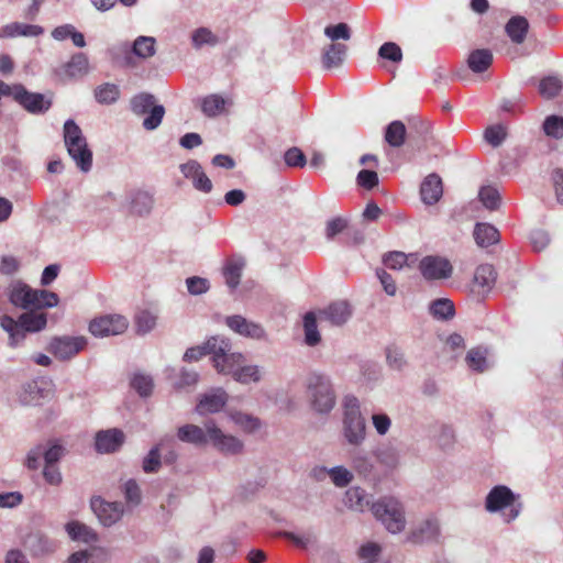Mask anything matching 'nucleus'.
Instances as JSON below:
<instances>
[{
	"label": "nucleus",
	"instance_id": "obj_1",
	"mask_svg": "<svg viewBox=\"0 0 563 563\" xmlns=\"http://www.w3.org/2000/svg\"><path fill=\"white\" fill-rule=\"evenodd\" d=\"M46 313L33 310L22 313L18 320L10 316L0 318V325L8 332L11 347H16L25 339L26 332L41 331L46 327Z\"/></svg>",
	"mask_w": 563,
	"mask_h": 563
},
{
	"label": "nucleus",
	"instance_id": "obj_2",
	"mask_svg": "<svg viewBox=\"0 0 563 563\" xmlns=\"http://www.w3.org/2000/svg\"><path fill=\"white\" fill-rule=\"evenodd\" d=\"M58 300L57 294L45 289H32L25 284L13 286L10 292V301L15 307L30 311L55 307Z\"/></svg>",
	"mask_w": 563,
	"mask_h": 563
},
{
	"label": "nucleus",
	"instance_id": "obj_3",
	"mask_svg": "<svg viewBox=\"0 0 563 563\" xmlns=\"http://www.w3.org/2000/svg\"><path fill=\"white\" fill-rule=\"evenodd\" d=\"M64 141L69 156L82 172H89L92 166V152L89 150L81 129L73 120L64 124Z\"/></svg>",
	"mask_w": 563,
	"mask_h": 563
},
{
	"label": "nucleus",
	"instance_id": "obj_4",
	"mask_svg": "<svg viewBox=\"0 0 563 563\" xmlns=\"http://www.w3.org/2000/svg\"><path fill=\"white\" fill-rule=\"evenodd\" d=\"M375 518L383 522L391 533H397L405 528V516L401 504L393 497H384L372 505Z\"/></svg>",
	"mask_w": 563,
	"mask_h": 563
},
{
	"label": "nucleus",
	"instance_id": "obj_5",
	"mask_svg": "<svg viewBox=\"0 0 563 563\" xmlns=\"http://www.w3.org/2000/svg\"><path fill=\"white\" fill-rule=\"evenodd\" d=\"M308 394L314 410L325 413L332 410L335 395L328 377L312 374L308 378Z\"/></svg>",
	"mask_w": 563,
	"mask_h": 563
},
{
	"label": "nucleus",
	"instance_id": "obj_6",
	"mask_svg": "<svg viewBox=\"0 0 563 563\" xmlns=\"http://www.w3.org/2000/svg\"><path fill=\"white\" fill-rule=\"evenodd\" d=\"M344 433L352 444H358L365 435V421L355 397H346L344 401Z\"/></svg>",
	"mask_w": 563,
	"mask_h": 563
},
{
	"label": "nucleus",
	"instance_id": "obj_7",
	"mask_svg": "<svg viewBox=\"0 0 563 563\" xmlns=\"http://www.w3.org/2000/svg\"><path fill=\"white\" fill-rule=\"evenodd\" d=\"M515 494L510 488L504 485L495 486L486 497V509L495 512L505 508H510L507 521L516 519L520 512V505H515Z\"/></svg>",
	"mask_w": 563,
	"mask_h": 563
},
{
	"label": "nucleus",
	"instance_id": "obj_8",
	"mask_svg": "<svg viewBox=\"0 0 563 563\" xmlns=\"http://www.w3.org/2000/svg\"><path fill=\"white\" fill-rule=\"evenodd\" d=\"M11 97L23 109L33 114L44 113L52 106V101L45 99L44 95L30 92L23 85H12Z\"/></svg>",
	"mask_w": 563,
	"mask_h": 563
},
{
	"label": "nucleus",
	"instance_id": "obj_9",
	"mask_svg": "<svg viewBox=\"0 0 563 563\" xmlns=\"http://www.w3.org/2000/svg\"><path fill=\"white\" fill-rule=\"evenodd\" d=\"M129 327V320L122 314H106L95 318L89 324V331L95 336L122 334Z\"/></svg>",
	"mask_w": 563,
	"mask_h": 563
},
{
	"label": "nucleus",
	"instance_id": "obj_10",
	"mask_svg": "<svg viewBox=\"0 0 563 563\" xmlns=\"http://www.w3.org/2000/svg\"><path fill=\"white\" fill-rule=\"evenodd\" d=\"M205 427L207 429L209 442L219 452L231 455L242 452V441L231 434L223 433L222 430L218 428L213 421L205 423Z\"/></svg>",
	"mask_w": 563,
	"mask_h": 563
},
{
	"label": "nucleus",
	"instance_id": "obj_11",
	"mask_svg": "<svg viewBox=\"0 0 563 563\" xmlns=\"http://www.w3.org/2000/svg\"><path fill=\"white\" fill-rule=\"evenodd\" d=\"M87 340L84 336H60L54 338L48 351L59 360H68L85 349Z\"/></svg>",
	"mask_w": 563,
	"mask_h": 563
},
{
	"label": "nucleus",
	"instance_id": "obj_12",
	"mask_svg": "<svg viewBox=\"0 0 563 563\" xmlns=\"http://www.w3.org/2000/svg\"><path fill=\"white\" fill-rule=\"evenodd\" d=\"M422 276L428 280L445 279L452 275L451 263L440 256H426L419 264Z\"/></svg>",
	"mask_w": 563,
	"mask_h": 563
},
{
	"label": "nucleus",
	"instance_id": "obj_13",
	"mask_svg": "<svg viewBox=\"0 0 563 563\" xmlns=\"http://www.w3.org/2000/svg\"><path fill=\"white\" fill-rule=\"evenodd\" d=\"M220 341L225 344V347L222 352L214 353L212 357L213 366L219 373L233 377L234 372L244 363V356L241 353H229L231 344L228 339L220 338Z\"/></svg>",
	"mask_w": 563,
	"mask_h": 563
},
{
	"label": "nucleus",
	"instance_id": "obj_14",
	"mask_svg": "<svg viewBox=\"0 0 563 563\" xmlns=\"http://www.w3.org/2000/svg\"><path fill=\"white\" fill-rule=\"evenodd\" d=\"M91 508L99 521L106 527L118 522L123 515V506L120 503H107L101 498H93Z\"/></svg>",
	"mask_w": 563,
	"mask_h": 563
},
{
	"label": "nucleus",
	"instance_id": "obj_15",
	"mask_svg": "<svg viewBox=\"0 0 563 563\" xmlns=\"http://www.w3.org/2000/svg\"><path fill=\"white\" fill-rule=\"evenodd\" d=\"M225 324L240 335L261 340L265 336L263 327L258 323L249 321L240 314L230 316L225 319Z\"/></svg>",
	"mask_w": 563,
	"mask_h": 563
},
{
	"label": "nucleus",
	"instance_id": "obj_16",
	"mask_svg": "<svg viewBox=\"0 0 563 563\" xmlns=\"http://www.w3.org/2000/svg\"><path fill=\"white\" fill-rule=\"evenodd\" d=\"M124 433L117 428L99 431L96 434V450L99 453H113L124 443Z\"/></svg>",
	"mask_w": 563,
	"mask_h": 563
},
{
	"label": "nucleus",
	"instance_id": "obj_17",
	"mask_svg": "<svg viewBox=\"0 0 563 563\" xmlns=\"http://www.w3.org/2000/svg\"><path fill=\"white\" fill-rule=\"evenodd\" d=\"M352 311L350 305L344 300L334 301L330 303L327 308L319 311L320 319L328 321L332 325L344 324L349 320Z\"/></svg>",
	"mask_w": 563,
	"mask_h": 563
},
{
	"label": "nucleus",
	"instance_id": "obj_18",
	"mask_svg": "<svg viewBox=\"0 0 563 563\" xmlns=\"http://www.w3.org/2000/svg\"><path fill=\"white\" fill-rule=\"evenodd\" d=\"M228 401V394L222 389L205 394L196 406V411L199 415H208L219 412Z\"/></svg>",
	"mask_w": 563,
	"mask_h": 563
},
{
	"label": "nucleus",
	"instance_id": "obj_19",
	"mask_svg": "<svg viewBox=\"0 0 563 563\" xmlns=\"http://www.w3.org/2000/svg\"><path fill=\"white\" fill-rule=\"evenodd\" d=\"M496 282V272L493 265L482 264L474 273L472 290L477 295L487 294Z\"/></svg>",
	"mask_w": 563,
	"mask_h": 563
},
{
	"label": "nucleus",
	"instance_id": "obj_20",
	"mask_svg": "<svg viewBox=\"0 0 563 563\" xmlns=\"http://www.w3.org/2000/svg\"><path fill=\"white\" fill-rule=\"evenodd\" d=\"M181 172L186 178L192 180V185L197 190L203 192H210L212 189V183L206 173L202 170V167L196 161H190L186 164L181 165Z\"/></svg>",
	"mask_w": 563,
	"mask_h": 563
},
{
	"label": "nucleus",
	"instance_id": "obj_21",
	"mask_svg": "<svg viewBox=\"0 0 563 563\" xmlns=\"http://www.w3.org/2000/svg\"><path fill=\"white\" fill-rule=\"evenodd\" d=\"M224 347L225 344L220 341V338L212 336L202 345L189 347L184 354V360L187 362L199 361L202 356L209 354L213 356L214 353L222 352Z\"/></svg>",
	"mask_w": 563,
	"mask_h": 563
},
{
	"label": "nucleus",
	"instance_id": "obj_22",
	"mask_svg": "<svg viewBox=\"0 0 563 563\" xmlns=\"http://www.w3.org/2000/svg\"><path fill=\"white\" fill-rule=\"evenodd\" d=\"M443 194L441 177L437 174L428 175L421 184V199L427 205H433L440 200Z\"/></svg>",
	"mask_w": 563,
	"mask_h": 563
},
{
	"label": "nucleus",
	"instance_id": "obj_23",
	"mask_svg": "<svg viewBox=\"0 0 563 563\" xmlns=\"http://www.w3.org/2000/svg\"><path fill=\"white\" fill-rule=\"evenodd\" d=\"M177 438L181 442L190 443L197 446L206 445L209 442L207 429L199 426L187 423L177 429Z\"/></svg>",
	"mask_w": 563,
	"mask_h": 563
},
{
	"label": "nucleus",
	"instance_id": "obj_24",
	"mask_svg": "<svg viewBox=\"0 0 563 563\" xmlns=\"http://www.w3.org/2000/svg\"><path fill=\"white\" fill-rule=\"evenodd\" d=\"M88 71V58L84 53H77L71 56L59 70L58 75L64 79L81 77Z\"/></svg>",
	"mask_w": 563,
	"mask_h": 563
},
{
	"label": "nucleus",
	"instance_id": "obj_25",
	"mask_svg": "<svg viewBox=\"0 0 563 563\" xmlns=\"http://www.w3.org/2000/svg\"><path fill=\"white\" fill-rule=\"evenodd\" d=\"M347 46L341 43H331L322 53V65L325 69L340 67L346 56Z\"/></svg>",
	"mask_w": 563,
	"mask_h": 563
},
{
	"label": "nucleus",
	"instance_id": "obj_26",
	"mask_svg": "<svg viewBox=\"0 0 563 563\" xmlns=\"http://www.w3.org/2000/svg\"><path fill=\"white\" fill-rule=\"evenodd\" d=\"M479 247H488L499 242V231L489 223H476L473 232Z\"/></svg>",
	"mask_w": 563,
	"mask_h": 563
},
{
	"label": "nucleus",
	"instance_id": "obj_27",
	"mask_svg": "<svg viewBox=\"0 0 563 563\" xmlns=\"http://www.w3.org/2000/svg\"><path fill=\"white\" fill-rule=\"evenodd\" d=\"M493 53L488 48H478L470 53L467 65L473 73H484L493 64Z\"/></svg>",
	"mask_w": 563,
	"mask_h": 563
},
{
	"label": "nucleus",
	"instance_id": "obj_28",
	"mask_svg": "<svg viewBox=\"0 0 563 563\" xmlns=\"http://www.w3.org/2000/svg\"><path fill=\"white\" fill-rule=\"evenodd\" d=\"M528 30V20L520 15L512 16L505 26L507 35L516 44H521L525 42Z\"/></svg>",
	"mask_w": 563,
	"mask_h": 563
},
{
	"label": "nucleus",
	"instance_id": "obj_29",
	"mask_svg": "<svg viewBox=\"0 0 563 563\" xmlns=\"http://www.w3.org/2000/svg\"><path fill=\"white\" fill-rule=\"evenodd\" d=\"M407 129L402 121H391L385 130V142L391 147H400L405 144Z\"/></svg>",
	"mask_w": 563,
	"mask_h": 563
},
{
	"label": "nucleus",
	"instance_id": "obj_30",
	"mask_svg": "<svg viewBox=\"0 0 563 563\" xmlns=\"http://www.w3.org/2000/svg\"><path fill=\"white\" fill-rule=\"evenodd\" d=\"M66 531L70 539L90 543L97 541V534L86 525L79 521H70L66 525Z\"/></svg>",
	"mask_w": 563,
	"mask_h": 563
},
{
	"label": "nucleus",
	"instance_id": "obj_31",
	"mask_svg": "<svg viewBox=\"0 0 563 563\" xmlns=\"http://www.w3.org/2000/svg\"><path fill=\"white\" fill-rule=\"evenodd\" d=\"M439 533V525L435 519H427L424 520L421 526L412 531L411 533V540L413 542H423L426 540L433 539Z\"/></svg>",
	"mask_w": 563,
	"mask_h": 563
},
{
	"label": "nucleus",
	"instance_id": "obj_32",
	"mask_svg": "<svg viewBox=\"0 0 563 563\" xmlns=\"http://www.w3.org/2000/svg\"><path fill=\"white\" fill-rule=\"evenodd\" d=\"M120 97V89L117 85L106 82L95 89V98L99 103L111 104Z\"/></svg>",
	"mask_w": 563,
	"mask_h": 563
},
{
	"label": "nucleus",
	"instance_id": "obj_33",
	"mask_svg": "<svg viewBox=\"0 0 563 563\" xmlns=\"http://www.w3.org/2000/svg\"><path fill=\"white\" fill-rule=\"evenodd\" d=\"M305 342L309 346L317 345L320 340V333L317 327V317L313 312H307L303 317Z\"/></svg>",
	"mask_w": 563,
	"mask_h": 563
},
{
	"label": "nucleus",
	"instance_id": "obj_34",
	"mask_svg": "<svg viewBox=\"0 0 563 563\" xmlns=\"http://www.w3.org/2000/svg\"><path fill=\"white\" fill-rule=\"evenodd\" d=\"M157 314L151 310L143 309L136 312L134 322L137 333L145 334L156 325Z\"/></svg>",
	"mask_w": 563,
	"mask_h": 563
},
{
	"label": "nucleus",
	"instance_id": "obj_35",
	"mask_svg": "<svg viewBox=\"0 0 563 563\" xmlns=\"http://www.w3.org/2000/svg\"><path fill=\"white\" fill-rule=\"evenodd\" d=\"M430 313L437 319L449 320L455 313L454 305L450 299H437L430 305Z\"/></svg>",
	"mask_w": 563,
	"mask_h": 563
},
{
	"label": "nucleus",
	"instance_id": "obj_36",
	"mask_svg": "<svg viewBox=\"0 0 563 563\" xmlns=\"http://www.w3.org/2000/svg\"><path fill=\"white\" fill-rule=\"evenodd\" d=\"M345 505L356 511H363L368 505L366 500V493L360 487H351L345 493Z\"/></svg>",
	"mask_w": 563,
	"mask_h": 563
},
{
	"label": "nucleus",
	"instance_id": "obj_37",
	"mask_svg": "<svg viewBox=\"0 0 563 563\" xmlns=\"http://www.w3.org/2000/svg\"><path fill=\"white\" fill-rule=\"evenodd\" d=\"M4 31L9 36H38L44 32L43 27L40 25L19 22L8 24Z\"/></svg>",
	"mask_w": 563,
	"mask_h": 563
},
{
	"label": "nucleus",
	"instance_id": "obj_38",
	"mask_svg": "<svg viewBox=\"0 0 563 563\" xmlns=\"http://www.w3.org/2000/svg\"><path fill=\"white\" fill-rule=\"evenodd\" d=\"M155 98L151 93L142 92L131 99V110L136 115L146 114L153 107H156Z\"/></svg>",
	"mask_w": 563,
	"mask_h": 563
},
{
	"label": "nucleus",
	"instance_id": "obj_39",
	"mask_svg": "<svg viewBox=\"0 0 563 563\" xmlns=\"http://www.w3.org/2000/svg\"><path fill=\"white\" fill-rule=\"evenodd\" d=\"M244 263L243 261H229L223 268V276L225 278V284L234 289L240 284L241 274L243 269Z\"/></svg>",
	"mask_w": 563,
	"mask_h": 563
},
{
	"label": "nucleus",
	"instance_id": "obj_40",
	"mask_svg": "<svg viewBox=\"0 0 563 563\" xmlns=\"http://www.w3.org/2000/svg\"><path fill=\"white\" fill-rule=\"evenodd\" d=\"M153 207V198L146 191H137L131 201V211L135 214L142 216L151 211Z\"/></svg>",
	"mask_w": 563,
	"mask_h": 563
},
{
	"label": "nucleus",
	"instance_id": "obj_41",
	"mask_svg": "<svg viewBox=\"0 0 563 563\" xmlns=\"http://www.w3.org/2000/svg\"><path fill=\"white\" fill-rule=\"evenodd\" d=\"M233 378L241 384L257 383L261 379V369L256 365H240Z\"/></svg>",
	"mask_w": 563,
	"mask_h": 563
},
{
	"label": "nucleus",
	"instance_id": "obj_42",
	"mask_svg": "<svg viewBox=\"0 0 563 563\" xmlns=\"http://www.w3.org/2000/svg\"><path fill=\"white\" fill-rule=\"evenodd\" d=\"M162 444H157L150 450L147 455L143 459L142 470L144 473H157L162 465Z\"/></svg>",
	"mask_w": 563,
	"mask_h": 563
},
{
	"label": "nucleus",
	"instance_id": "obj_43",
	"mask_svg": "<svg viewBox=\"0 0 563 563\" xmlns=\"http://www.w3.org/2000/svg\"><path fill=\"white\" fill-rule=\"evenodd\" d=\"M225 100L219 95H210L202 100L201 110L208 117H216L224 109Z\"/></svg>",
	"mask_w": 563,
	"mask_h": 563
},
{
	"label": "nucleus",
	"instance_id": "obj_44",
	"mask_svg": "<svg viewBox=\"0 0 563 563\" xmlns=\"http://www.w3.org/2000/svg\"><path fill=\"white\" fill-rule=\"evenodd\" d=\"M131 387L136 390L141 397H147L152 394L154 383L151 376L136 373L131 379Z\"/></svg>",
	"mask_w": 563,
	"mask_h": 563
},
{
	"label": "nucleus",
	"instance_id": "obj_45",
	"mask_svg": "<svg viewBox=\"0 0 563 563\" xmlns=\"http://www.w3.org/2000/svg\"><path fill=\"white\" fill-rule=\"evenodd\" d=\"M561 89V80L553 76L543 78L539 84V92L545 99H552L556 97Z\"/></svg>",
	"mask_w": 563,
	"mask_h": 563
},
{
	"label": "nucleus",
	"instance_id": "obj_46",
	"mask_svg": "<svg viewBox=\"0 0 563 563\" xmlns=\"http://www.w3.org/2000/svg\"><path fill=\"white\" fill-rule=\"evenodd\" d=\"M507 137V128L503 124H494L486 128L485 141L494 147H498Z\"/></svg>",
	"mask_w": 563,
	"mask_h": 563
},
{
	"label": "nucleus",
	"instance_id": "obj_47",
	"mask_svg": "<svg viewBox=\"0 0 563 563\" xmlns=\"http://www.w3.org/2000/svg\"><path fill=\"white\" fill-rule=\"evenodd\" d=\"M479 200L489 210H496L500 205V196L496 188L484 186L478 192Z\"/></svg>",
	"mask_w": 563,
	"mask_h": 563
},
{
	"label": "nucleus",
	"instance_id": "obj_48",
	"mask_svg": "<svg viewBox=\"0 0 563 563\" xmlns=\"http://www.w3.org/2000/svg\"><path fill=\"white\" fill-rule=\"evenodd\" d=\"M133 52L135 55L147 58L155 53V38L150 36H140L133 44Z\"/></svg>",
	"mask_w": 563,
	"mask_h": 563
},
{
	"label": "nucleus",
	"instance_id": "obj_49",
	"mask_svg": "<svg viewBox=\"0 0 563 563\" xmlns=\"http://www.w3.org/2000/svg\"><path fill=\"white\" fill-rule=\"evenodd\" d=\"M543 131L554 139L563 137V117L550 115L543 122Z\"/></svg>",
	"mask_w": 563,
	"mask_h": 563
},
{
	"label": "nucleus",
	"instance_id": "obj_50",
	"mask_svg": "<svg viewBox=\"0 0 563 563\" xmlns=\"http://www.w3.org/2000/svg\"><path fill=\"white\" fill-rule=\"evenodd\" d=\"M324 34L333 42L351 38V27L346 23H338L335 25H328L324 29Z\"/></svg>",
	"mask_w": 563,
	"mask_h": 563
},
{
	"label": "nucleus",
	"instance_id": "obj_51",
	"mask_svg": "<svg viewBox=\"0 0 563 563\" xmlns=\"http://www.w3.org/2000/svg\"><path fill=\"white\" fill-rule=\"evenodd\" d=\"M230 416L233 422L246 432H253L260 428V421L255 417L243 412H232Z\"/></svg>",
	"mask_w": 563,
	"mask_h": 563
},
{
	"label": "nucleus",
	"instance_id": "obj_52",
	"mask_svg": "<svg viewBox=\"0 0 563 563\" xmlns=\"http://www.w3.org/2000/svg\"><path fill=\"white\" fill-rule=\"evenodd\" d=\"M466 363L471 368L483 372L486 368V352L481 347L470 350L466 355Z\"/></svg>",
	"mask_w": 563,
	"mask_h": 563
},
{
	"label": "nucleus",
	"instance_id": "obj_53",
	"mask_svg": "<svg viewBox=\"0 0 563 563\" xmlns=\"http://www.w3.org/2000/svg\"><path fill=\"white\" fill-rule=\"evenodd\" d=\"M146 114L147 117L143 121V128L147 131L155 130L162 123L165 115V108L162 104L153 107Z\"/></svg>",
	"mask_w": 563,
	"mask_h": 563
},
{
	"label": "nucleus",
	"instance_id": "obj_54",
	"mask_svg": "<svg viewBox=\"0 0 563 563\" xmlns=\"http://www.w3.org/2000/svg\"><path fill=\"white\" fill-rule=\"evenodd\" d=\"M329 475L333 484L338 487H345L353 479V474L343 466H335L331 468L329 471Z\"/></svg>",
	"mask_w": 563,
	"mask_h": 563
},
{
	"label": "nucleus",
	"instance_id": "obj_55",
	"mask_svg": "<svg viewBox=\"0 0 563 563\" xmlns=\"http://www.w3.org/2000/svg\"><path fill=\"white\" fill-rule=\"evenodd\" d=\"M285 163L288 167L302 168L307 164V158L303 152L294 146L286 151L284 155Z\"/></svg>",
	"mask_w": 563,
	"mask_h": 563
},
{
	"label": "nucleus",
	"instance_id": "obj_56",
	"mask_svg": "<svg viewBox=\"0 0 563 563\" xmlns=\"http://www.w3.org/2000/svg\"><path fill=\"white\" fill-rule=\"evenodd\" d=\"M123 493L126 503L136 506L142 500L141 488L135 479H129L124 483Z\"/></svg>",
	"mask_w": 563,
	"mask_h": 563
},
{
	"label": "nucleus",
	"instance_id": "obj_57",
	"mask_svg": "<svg viewBox=\"0 0 563 563\" xmlns=\"http://www.w3.org/2000/svg\"><path fill=\"white\" fill-rule=\"evenodd\" d=\"M192 42L196 47H200L205 44L216 45L219 40L209 29L200 27L194 32Z\"/></svg>",
	"mask_w": 563,
	"mask_h": 563
},
{
	"label": "nucleus",
	"instance_id": "obj_58",
	"mask_svg": "<svg viewBox=\"0 0 563 563\" xmlns=\"http://www.w3.org/2000/svg\"><path fill=\"white\" fill-rule=\"evenodd\" d=\"M378 55L382 58H385V59H388V60H391L395 63L400 62L402 58V53H401L400 47L396 43H393V42L384 43L379 47Z\"/></svg>",
	"mask_w": 563,
	"mask_h": 563
},
{
	"label": "nucleus",
	"instance_id": "obj_59",
	"mask_svg": "<svg viewBox=\"0 0 563 563\" xmlns=\"http://www.w3.org/2000/svg\"><path fill=\"white\" fill-rule=\"evenodd\" d=\"M387 362L390 367L395 369H401L406 364L404 353L395 345L388 346L386 350Z\"/></svg>",
	"mask_w": 563,
	"mask_h": 563
},
{
	"label": "nucleus",
	"instance_id": "obj_60",
	"mask_svg": "<svg viewBox=\"0 0 563 563\" xmlns=\"http://www.w3.org/2000/svg\"><path fill=\"white\" fill-rule=\"evenodd\" d=\"M357 184L365 189H373L378 185V175L374 170L362 169L357 175Z\"/></svg>",
	"mask_w": 563,
	"mask_h": 563
},
{
	"label": "nucleus",
	"instance_id": "obj_61",
	"mask_svg": "<svg viewBox=\"0 0 563 563\" xmlns=\"http://www.w3.org/2000/svg\"><path fill=\"white\" fill-rule=\"evenodd\" d=\"M383 262L390 269H400L407 263V255L402 252H391L384 256Z\"/></svg>",
	"mask_w": 563,
	"mask_h": 563
},
{
	"label": "nucleus",
	"instance_id": "obj_62",
	"mask_svg": "<svg viewBox=\"0 0 563 563\" xmlns=\"http://www.w3.org/2000/svg\"><path fill=\"white\" fill-rule=\"evenodd\" d=\"M186 284L191 295H201L209 289L208 280L197 276L187 278Z\"/></svg>",
	"mask_w": 563,
	"mask_h": 563
},
{
	"label": "nucleus",
	"instance_id": "obj_63",
	"mask_svg": "<svg viewBox=\"0 0 563 563\" xmlns=\"http://www.w3.org/2000/svg\"><path fill=\"white\" fill-rule=\"evenodd\" d=\"M530 241L533 250L540 252L547 247L550 242L549 234L543 230H534L530 234Z\"/></svg>",
	"mask_w": 563,
	"mask_h": 563
},
{
	"label": "nucleus",
	"instance_id": "obj_64",
	"mask_svg": "<svg viewBox=\"0 0 563 563\" xmlns=\"http://www.w3.org/2000/svg\"><path fill=\"white\" fill-rule=\"evenodd\" d=\"M552 181L559 202L563 203V169L555 168L552 173Z\"/></svg>",
	"mask_w": 563,
	"mask_h": 563
}]
</instances>
